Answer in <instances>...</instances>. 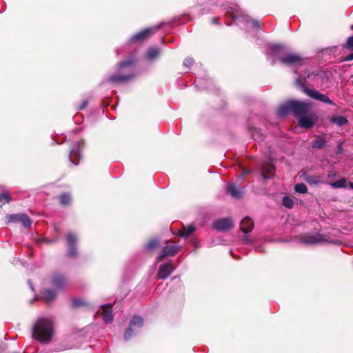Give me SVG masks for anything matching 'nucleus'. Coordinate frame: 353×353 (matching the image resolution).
<instances>
[{"mask_svg":"<svg viewBox=\"0 0 353 353\" xmlns=\"http://www.w3.org/2000/svg\"><path fill=\"white\" fill-rule=\"evenodd\" d=\"M54 332V322L51 318H39L32 328L33 338L42 343H48Z\"/></svg>","mask_w":353,"mask_h":353,"instance_id":"nucleus-1","label":"nucleus"},{"mask_svg":"<svg viewBox=\"0 0 353 353\" xmlns=\"http://www.w3.org/2000/svg\"><path fill=\"white\" fill-rule=\"evenodd\" d=\"M135 59L134 58H129L124 61L120 62L118 64V72L110 75L108 77V81L112 83H123L132 79L134 77V74L129 73L125 74L126 70H130L134 68Z\"/></svg>","mask_w":353,"mask_h":353,"instance_id":"nucleus-2","label":"nucleus"},{"mask_svg":"<svg viewBox=\"0 0 353 353\" xmlns=\"http://www.w3.org/2000/svg\"><path fill=\"white\" fill-rule=\"evenodd\" d=\"M225 14L229 15L234 21L243 23L245 28L247 29L260 28L259 22L245 14L236 5H232L228 7Z\"/></svg>","mask_w":353,"mask_h":353,"instance_id":"nucleus-3","label":"nucleus"},{"mask_svg":"<svg viewBox=\"0 0 353 353\" xmlns=\"http://www.w3.org/2000/svg\"><path fill=\"white\" fill-rule=\"evenodd\" d=\"M272 49L282 63L290 66L303 65V60L299 55L286 52L285 48L282 46L274 45Z\"/></svg>","mask_w":353,"mask_h":353,"instance_id":"nucleus-4","label":"nucleus"},{"mask_svg":"<svg viewBox=\"0 0 353 353\" xmlns=\"http://www.w3.org/2000/svg\"><path fill=\"white\" fill-rule=\"evenodd\" d=\"M143 325V319L140 316H134L130 321L129 327L124 334L125 340L128 341L136 334Z\"/></svg>","mask_w":353,"mask_h":353,"instance_id":"nucleus-5","label":"nucleus"},{"mask_svg":"<svg viewBox=\"0 0 353 353\" xmlns=\"http://www.w3.org/2000/svg\"><path fill=\"white\" fill-rule=\"evenodd\" d=\"M296 83L299 86H301L303 88V90L304 91V92L310 97L314 99H317L319 101H321L327 103V104L333 103L332 101L329 99V97L327 96H326L325 94L319 93V92H317L314 90L304 88L303 85V83L301 80V77H299L296 79Z\"/></svg>","mask_w":353,"mask_h":353,"instance_id":"nucleus-6","label":"nucleus"},{"mask_svg":"<svg viewBox=\"0 0 353 353\" xmlns=\"http://www.w3.org/2000/svg\"><path fill=\"white\" fill-rule=\"evenodd\" d=\"M291 107L293 114L299 119L309 112L310 104L307 102L291 100Z\"/></svg>","mask_w":353,"mask_h":353,"instance_id":"nucleus-7","label":"nucleus"},{"mask_svg":"<svg viewBox=\"0 0 353 353\" xmlns=\"http://www.w3.org/2000/svg\"><path fill=\"white\" fill-rule=\"evenodd\" d=\"M6 222L9 223H20L25 228H29L32 222L30 217L23 213L20 214H7L6 216Z\"/></svg>","mask_w":353,"mask_h":353,"instance_id":"nucleus-8","label":"nucleus"},{"mask_svg":"<svg viewBox=\"0 0 353 353\" xmlns=\"http://www.w3.org/2000/svg\"><path fill=\"white\" fill-rule=\"evenodd\" d=\"M50 283L55 290H61L67 286L68 279L63 274L54 273L50 277Z\"/></svg>","mask_w":353,"mask_h":353,"instance_id":"nucleus-9","label":"nucleus"},{"mask_svg":"<svg viewBox=\"0 0 353 353\" xmlns=\"http://www.w3.org/2000/svg\"><path fill=\"white\" fill-rule=\"evenodd\" d=\"M78 241L77 235L74 232H68L66 235V243L68 246V256L70 257H76L78 254V251L76 248V244Z\"/></svg>","mask_w":353,"mask_h":353,"instance_id":"nucleus-10","label":"nucleus"},{"mask_svg":"<svg viewBox=\"0 0 353 353\" xmlns=\"http://www.w3.org/2000/svg\"><path fill=\"white\" fill-rule=\"evenodd\" d=\"M159 28V26H154L151 28H145L134 35H133L130 39V42H141L147 39L148 37L154 34L157 29Z\"/></svg>","mask_w":353,"mask_h":353,"instance_id":"nucleus-11","label":"nucleus"},{"mask_svg":"<svg viewBox=\"0 0 353 353\" xmlns=\"http://www.w3.org/2000/svg\"><path fill=\"white\" fill-rule=\"evenodd\" d=\"M84 146V143L83 141H79L75 143L74 147L70 150L69 159L73 165H78L79 160L81 158V150Z\"/></svg>","mask_w":353,"mask_h":353,"instance_id":"nucleus-12","label":"nucleus"},{"mask_svg":"<svg viewBox=\"0 0 353 353\" xmlns=\"http://www.w3.org/2000/svg\"><path fill=\"white\" fill-rule=\"evenodd\" d=\"M112 306L111 304L101 305L100 310L96 312L95 316H101L103 321L106 323H110L113 321Z\"/></svg>","mask_w":353,"mask_h":353,"instance_id":"nucleus-13","label":"nucleus"},{"mask_svg":"<svg viewBox=\"0 0 353 353\" xmlns=\"http://www.w3.org/2000/svg\"><path fill=\"white\" fill-rule=\"evenodd\" d=\"M234 227V223L231 218L220 219L213 223V228L218 231H226Z\"/></svg>","mask_w":353,"mask_h":353,"instance_id":"nucleus-14","label":"nucleus"},{"mask_svg":"<svg viewBox=\"0 0 353 353\" xmlns=\"http://www.w3.org/2000/svg\"><path fill=\"white\" fill-rule=\"evenodd\" d=\"M174 269L175 268L170 262L163 263L159 268L157 276L159 279H165L170 276Z\"/></svg>","mask_w":353,"mask_h":353,"instance_id":"nucleus-15","label":"nucleus"},{"mask_svg":"<svg viewBox=\"0 0 353 353\" xmlns=\"http://www.w3.org/2000/svg\"><path fill=\"white\" fill-rule=\"evenodd\" d=\"M179 247L173 242L170 245H165L163 247L161 252L158 255L156 263L163 260L165 257L172 256L177 252Z\"/></svg>","mask_w":353,"mask_h":353,"instance_id":"nucleus-16","label":"nucleus"},{"mask_svg":"<svg viewBox=\"0 0 353 353\" xmlns=\"http://www.w3.org/2000/svg\"><path fill=\"white\" fill-rule=\"evenodd\" d=\"M317 121V117L315 114H306L299 118V124L303 128H312Z\"/></svg>","mask_w":353,"mask_h":353,"instance_id":"nucleus-17","label":"nucleus"},{"mask_svg":"<svg viewBox=\"0 0 353 353\" xmlns=\"http://www.w3.org/2000/svg\"><path fill=\"white\" fill-rule=\"evenodd\" d=\"M300 240L302 243L305 244H315L321 243L324 241L321 234H305L300 236Z\"/></svg>","mask_w":353,"mask_h":353,"instance_id":"nucleus-18","label":"nucleus"},{"mask_svg":"<svg viewBox=\"0 0 353 353\" xmlns=\"http://www.w3.org/2000/svg\"><path fill=\"white\" fill-rule=\"evenodd\" d=\"M274 170V166L272 163H262L261 171L264 179L270 178L273 174Z\"/></svg>","mask_w":353,"mask_h":353,"instance_id":"nucleus-19","label":"nucleus"},{"mask_svg":"<svg viewBox=\"0 0 353 353\" xmlns=\"http://www.w3.org/2000/svg\"><path fill=\"white\" fill-rule=\"evenodd\" d=\"M290 112H292L291 101L281 104L276 111L279 117H284Z\"/></svg>","mask_w":353,"mask_h":353,"instance_id":"nucleus-20","label":"nucleus"},{"mask_svg":"<svg viewBox=\"0 0 353 353\" xmlns=\"http://www.w3.org/2000/svg\"><path fill=\"white\" fill-rule=\"evenodd\" d=\"M254 226L253 221L249 217H245L241 222V230L247 234L252 231Z\"/></svg>","mask_w":353,"mask_h":353,"instance_id":"nucleus-21","label":"nucleus"},{"mask_svg":"<svg viewBox=\"0 0 353 353\" xmlns=\"http://www.w3.org/2000/svg\"><path fill=\"white\" fill-rule=\"evenodd\" d=\"M228 193L234 199H240L243 195V192L241 189L233 183L228 184L227 187Z\"/></svg>","mask_w":353,"mask_h":353,"instance_id":"nucleus-22","label":"nucleus"},{"mask_svg":"<svg viewBox=\"0 0 353 353\" xmlns=\"http://www.w3.org/2000/svg\"><path fill=\"white\" fill-rule=\"evenodd\" d=\"M58 290L45 289L41 292V298L47 302H50L55 299Z\"/></svg>","mask_w":353,"mask_h":353,"instance_id":"nucleus-23","label":"nucleus"},{"mask_svg":"<svg viewBox=\"0 0 353 353\" xmlns=\"http://www.w3.org/2000/svg\"><path fill=\"white\" fill-rule=\"evenodd\" d=\"M160 53L159 48H151L148 50L146 53V58L149 61H154L156 59Z\"/></svg>","mask_w":353,"mask_h":353,"instance_id":"nucleus-24","label":"nucleus"},{"mask_svg":"<svg viewBox=\"0 0 353 353\" xmlns=\"http://www.w3.org/2000/svg\"><path fill=\"white\" fill-rule=\"evenodd\" d=\"M330 121L336 124L338 126H343L347 123V119L343 116L332 117L330 118Z\"/></svg>","mask_w":353,"mask_h":353,"instance_id":"nucleus-25","label":"nucleus"},{"mask_svg":"<svg viewBox=\"0 0 353 353\" xmlns=\"http://www.w3.org/2000/svg\"><path fill=\"white\" fill-rule=\"evenodd\" d=\"M327 141L321 137H317L312 141V145L314 148L322 149L325 146Z\"/></svg>","mask_w":353,"mask_h":353,"instance_id":"nucleus-26","label":"nucleus"},{"mask_svg":"<svg viewBox=\"0 0 353 353\" xmlns=\"http://www.w3.org/2000/svg\"><path fill=\"white\" fill-rule=\"evenodd\" d=\"M160 245V241L157 239H150L145 245V249L148 251L153 250L158 248Z\"/></svg>","mask_w":353,"mask_h":353,"instance_id":"nucleus-27","label":"nucleus"},{"mask_svg":"<svg viewBox=\"0 0 353 353\" xmlns=\"http://www.w3.org/2000/svg\"><path fill=\"white\" fill-rule=\"evenodd\" d=\"M251 136L252 139L256 141H261L263 139V134L261 133V130L257 128H254L252 130Z\"/></svg>","mask_w":353,"mask_h":353,"instance_id":"nucleus-28","label":"nucleus"},{"mask_svg":"<svg viewBox=\"0 0 353 353\" xmlns=\"http://www.w3.org/2000/svg\"><path fill=\"white\" fill-rule=\"evenodd\" d=\"M346 179L344 178H341L334 182L330 183V185L333 188H343L346 186Z\"/></svg>","mask_w":353,"mask_h":353,"instance_id":"nucleus-29","label":"nucleus"},{"mask_svg":"<svg viewBox=\"0 0 353 353\" xmlns=\"http://www.w3.org/2000/svg\"><path fill=\"white\" fill-rule=\"evenodd\" d=\"M194 231V228L192 225H188L183 228V231L179 232V235L183 237L188 236Z\"/></svg>","mask_w":353,"mask_h":353,"instance_id":"nucleus-30","label":"nucleus"},{"mask_svg":"<svg viewBox=\"0 0 353 353\" xmlns=\"http://www.w3.org/2000/svg\"><path fill=\"white\" fill-rule=\"evenodd\" d=\"M305 181L310 185H317L321 183L320 177L317 176H307L305 177Z\"/></svg>","mask_w":353,"mask_h":353,"instance_id":"nucleus-31","label":"nucleus"},{"mask_svg":"<svg viewBox=\"0 0 353 353\" xmlns=\"http://www.w3.org/2000/svg\"><path fill=\"white\" fill-rule=\"evenodd\" d=\"M11 201V197L6 192L0 194V207L6 203H8Z\"/></svg>","mask_w":353,"mask_h":353,"instance_id":"nucleus-32","label":"nucleus"},{"mask_svg":"<svg viewBox=\"0 0 353 353\" xmlns=\"http://www.w3.org/2000/svg\"><path fill=\"white\" fill-rule=\"evenodd\" d=\"M282 203H283V205L285 207H286V208H289V209L292 208L293 207V205H294V201H293V200H292L290 197H289V196H285L283 198V201H282Z\"/></svg>","mask_w":353,"mask_h":353,"instance_id":"nucleus-33","label":"nucleus"},{"mask_svg":"<svg viewBox=\"0 0 353 353\" xmlns=\"http://www.w3.org/2000/svg\"><path fill=\"white\" fill-rule=\"evenodd\" d=\"M295 191L298 193L304 194L307 192V188L304 183H298L295 185Z\"/></svg>","mask_w":353,"mask_h":353,"instance_id":"nucleus-34","label":"nucleus"},{"mask_svg":"<svg viewBox=\"0 0 353 353\" xmlns=\"http://www.w3.org/2000/svg\"><path fill=\"white\" fill-rule=\"evenodd\" d=\"M70 196L68 194H63L60 196V202L63 205H68L70 202Z\"/></svg>","mask_w":353,"mask_h":353,"instance_id":"nucleus-35","label":"nucleus"},{"mask_svg":"<svg viewBox=\"0 0 353 353\" xmlns=\"http://www.w3.org/2000/svg\"><path fill=\"white\" fill-rule=\"evenodd\" d=\"M345 47L348 50H353V37H350L347 39Z\"/></svg>","mask_w":353,"mask_h":353,"instance_id":"nucleus-36","label":"nucleus"},{"mask_svg":"<svg viewBox=\"0 0 353 353\" xmlns=\"http://www.w3.org/2000/svg\"><path fill=\"white\" fill-rule=\"evenodd\" d=\"M194 59L190 57L186 58L183 61V65L188 68H190L194 64Z\"/></svg>","mask_w":353,"mask_h":353,"instance_id":"nucleus-37","label":"nucleus"},{"mask_svg":"<svg viewBox=\"0 0 353 353\" xmlns=\"http://www.w3.org/2000/svg\"><path fill=\"white\" fill-rule=\"evenodd\" d=\"M202 81L203 80L201 79H197L195 81L196 85L199 87L200 89L205 88V87H203L202 85Z\"/></svg>","mask_w":353,"mask_h":353,"instance_id":"nucleus-38","label":"nucleus"},{"mask_svg":"<svg viewBox=\"0 0 353 353\" xmlns=\"http://www.w3.org/2000/svg\"><path fill=\"white\" fill-rule=\"evenodd\" d=\"M88 105V101H84L79 106V110H83Z\"/></svg>","mask_w":353,"mask_h":353,"instance_id":"nucleus-39","label":"nucleus"},{"mask_svg":"<svg viewBox=\"0 0 353 353\" xmlns=\"http://www.w3.org/2000/svg\"><path fill=\"white\" fill-rule=\"evenodd\" d=\"M345 61H351L353 60V54H350L347 55L345 59Z\"/></svg>","mask_w":353,"mask_h":353,"instance_id":"nucleus-40","label":"nucleus"},{"mask_svg":"<svg viewBox=\"0 0 353 353\" xmlns=\"http://www.w3.org/2000/svg\"><path fill=\"white\" fill-rule=\"evenodd\" d=\"M337 153H341V151L343 150V148H342V145L341 144H339L338 145V147H337Z\"/></svg>","mask_w":353,"mask_h":353,"instance_id":"nucleus-41","label":"nucleus"},{"mask_svg":"<svg viewBox=\"0 0 353 353\" xmlns=\"http://www.w3.org/2000/svg\"><path fill=\"white\" fill-rule=\"evenodd\" d=\"M268 159H269V161H271V162H272V161H274V157H273L272 155H270V156L268 157Z\"/></svg>","mask_w":353,"mask_h":353,"instance_id":"nucleus-42","label":"nucleus"},{"mask_svg":"<svg viewBox=\"0 0 353 353\" xmlns=\"http://www.w3.org/2000/svg\"><path fill=\"white\" fill-rule=\"evenodd\" d=\"M243 241H244L245 243H249L248 237V236H245L243 237Z\"/></svg>","mask_w":353,"mask_h":353,"instance_id":"nucleus-43","label":"nucleus"},{"mask_svg":"<svg viewBox=\"0 0 353 353\" xmlns=\"http://www.w3.org/2000/svg\"><path fill=\"white\" fill-rule=\"evenodd\" d=\"M73 304H74V305H76V306H77V305H80V303H79V301H73Z\"/></svg>","mask_w":353,"mask_h":353,"instance_id":"nucleus-44","label":"nucleus"},{"mask_svg":"<svg viewBox=\"0 0 353 353\" xmlns=\"http://www.w3.org/2000/svg\"><path fill=\"white\" fill-rule=\"evenodd\" d=\"M212 23H217V19H216V18H214V19H212Z\"/></svg>","mask_w":353,"mask_h":353,"instance_id":"nucleus-45","label":"nucleus"},{"mask_svg":"<svg viewBox=\"0 0 353 353\" xmlns=\"http://www.w3.org/2000/svg\"><path fill=\"white\" fill-rule=\"evenodd\" d=\"M349 185H350V188L353 190V183L352 182L350 183Z\"/></svg>","mask_w":353,"mask_h":353,"instance_id":"nucleus-46","label":"nucleus"},{"mask_svg":"<svg viewBox=\"0 0 353 353\" xmlns=\"http://www.w3.org/2000/svg\"><path fill=\"white\" fill-rule=\"evenodd\" d=\"M245 174V171H244V172H243V174H242L241 175V176L243 178Z\"/></svg>","mask_w":353,"mask_h":353,"instance_id":"nucleus-47","label":"nucleus"},{"mask_svg":"<svg viewBox=\"0 0 353 353\" xmlns=\"http://www.w3.org/2000/svg\"><path fill=\"white\" fill-rule=\"evenodd\" d=\"M30 288L33 290V286L30 283Z\"/></svg>","mask_w":353,"mask_h":353,"instance_id":"nucleus-48","label":"nucleus"},{"mask_svg":"<svg viewBox=\"0 0 353 353\" xmlns=\"http://www.w3.org/2000/svg\"><path fill=\"white\" fill-rule=\"evenodd\" d=\"M294 72H295V73H296V74H298V71H297V70H296L294 71Z\"/></svg>","mask_w":353,"mask_h":353,"instance_id":"nucleus-49","label":"nucleus"},{"mask_svg":"<svg viewBox=\"0 0 353 353\" xmlns=\"http://www.w3.org/2000/svg\"><path fill=\"white\" fill-rule=\"evenodd\" d=\"M352 28L353 29V26H352Z\"/></svg>","mask_w":353,"mask_h":353,"instance_id":"nucleus-50","label":"nucleus"}]
</instances>
